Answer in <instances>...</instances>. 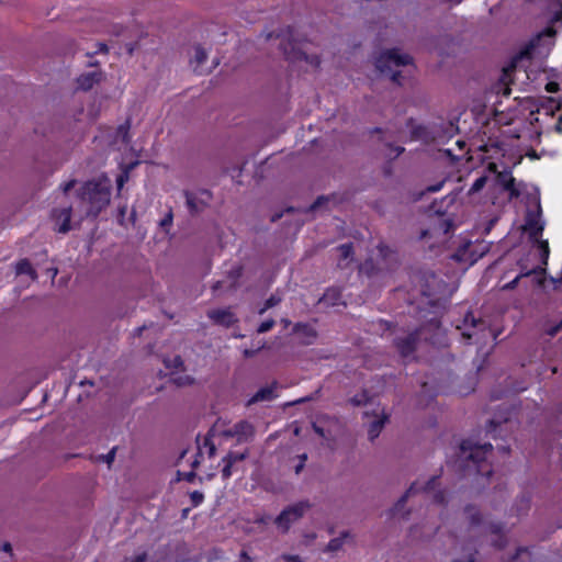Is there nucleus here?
Here are the masks:
<instances>
[{
	"instance_id": "nucleus-49",
	"label": "nucleus",
	"mask_w": 562,
	"mask_h": 562,
	"mask_svg": "<svg viewBox=\"0 0 562 562\" xmlns=\"http://www.w3.org/2000/svg\"><path fill=\"white\" fill-rule=\"evenodd\" d=\"M488 170L492 171V172H496V166L495 164H490L488 165Z\"/></svg>"
},
{
	"instance_id": "nucleus-21",
	"label": "nucleus",
	"mask_w": 562,
	"mask_h": 562,
	"mask_svg": "<svg viewBox=\"0 0 562 562\" xmlns=\"http://www.w3.org/2000/svg\"><path fill=\"white\" fill-rule=\"evenodd\" d=\"M339 252V260L338 265L340 267H346L348 265L349 259H351V256L353 254L352 251V245L351 244H344L337 248Z\"/></svg>"
},
{
	"instance_id": "nucleus-58",
	"label": "nucleus",
	"mask_w": 562,
	"mask_h": 562,
	"mask_svg": "<svg viewBox=\"0 0 562 562\" xmlns=\"http://www.w3.org/2000/svg\"><path fill=\"white\" fill-rule=\"evenodd\" d=\"M100 50H104V52L106 50L105 44H102V45H101Z\"/></svg>"
},
{
	"instance_id": "nucleus-15",
	"label": "nucleus",
	"mask_w": 562,
	"mask_h": 562,
	"mask_svg": "<svg viewBox=\"0 0 562 562\" xmlns=\"http://www.w3.org/2000/svg\"><path fill=\"white\" fill-rule=\"evenodd\" d=\"M274 396V385L265 386L258 390L247 404L251 405L258 402L271 401Z\"/></svg>"
},
{
	"instance_id": "nucleus-42",
	"label": "nucleus",
	"mask_w": 562,
	"mask_h": 562,
	"mask_svg": "<svg viewBox=\"0 0 562 562\" xmlns=\"http://www.w3.org/2000/svg\"><path fill=\"white\" fill-rule=\"evenodd\" d=\"M76 184L75 180H70L61 186L64 193H68Z\"/></svg>"
},
{
	"instance_id": "nucleus-13",
	"label": "nucleus",
	"mask_w": 562,
	"mask_h": 562,
	"mask_svg": "<svg viewBox=\"0 0 562 562\" xmlns=\"http://www.w3.org/2000/svg\"><path fill=\"white\" fill-rule=\"evenodd\" d=\"M416 339V334H408L405 338L395 340L396 348L403 357H407L414 351Z\"/></svg>"
},
{
	"instance_id": "nucleus-19",
	"label": "nucleus",
	"mask_w": 562,
	"mask_h": 562,
	"mask_svg": "<svg viewBox=\"0 0 562 562\" xmlns=\"http://www.w3.org/2000/svg\"><path fill=\"white\" fill-rule=\"evenodd\" d=\"M15 272L18 276L27 274L33 280L37 278L36 271L33 269L31 262L27 259H22L15 265Z\"/></svg>"
},
{
	"instance_id": "nucleus-26",
	"label": "nucleus",
	"mask_w": 562,
	"mask_h": 562,
	"mask_svg": "<svg viewBox=\"0 0 562 562\" xmlns=\"http://www.w3.org/2000/svg\"><path fill=\"white\" fill-rule=\"evenodd\" d=\"M207 55L206 52L201 47L196 46L194 48L193 63H195V68L203 65L206 61Z\"/></svg>"
},
{
	"instance_id": "nucleus-50",
	"label": "nucleus",
	"mask_w": 562,
	"mask_h": 562,
	"mask_svg": "<svg viewBox=\"0 0 562 562\" xmlns=\"http://www.w3.org/2000/svg\"><path fill=\"white\" fill-rule=\"evenodd\" d=\"M233 272L235 278H238L240 276V268H236Z\"/></svg>"
},
{
	"instance_id": "nucleus-39",
	"label": "nucleus",
	"mask_w": 562,
	"mask_h": 562,
	"mask_svg": "<svg viewBox=\"0 0 562 562\" xmlns=\"http://www.w3.org/2000/svg\"><path fill=\"white\" fill-rule=\"evenodd\" d=\"M284 562H302L299 555L284 554L281 557Z\"/></svg>"
},
{
	"instance_id": "nucleus-16",
	"label": "nucleus",
	"mask_w": 562,
	"mask_h": 562,
	"mask_svg": "<svg viewBox=\"0 0 562 562\" xmlns=\"http://www.w3.org/2000/svg\"><path fill=\"white\" fill-rule=\"evenodd\" d=\"M539 259H540L539 252H538L537 248L535 247V244H532V247L529 250L527 257L521 258L520 260H522L524 263L527 265L530 269L536 268V272H537L538 269H541V266L544 265L542 262H539Z\"/></svg>"
},
{
	"instance_id": "nucleus-17",
	"label": "nucleus",
	"mask_w": 562,
	"mask_h": 562,
	"mask_svg": "<svg viewBox=\"0 0 562 562\" xmlns=\"http://www.w3.org/2000/svg\"><path fill=\"white\" fill-rule=\"evenodd\" d=\"M518 265L520 267V273L510 282L506 283L503 289L504 290H510V289H514L516 286V284L518 283L519 279L522 278V277H527L533 272H536V268H529L527 265L524 263L522 260H519L518 261Z\"/></svg>"
},
{
	"instance_id": "nucleus-34",
	"label": "nucleus",
	"mask_w": 562,
	"mask_h": 562,
	"mask_svg": "<svg viewBox=\"0 0 562 562\" xmlns=\"http://www.w3.org/2000/svg\"><path fill=\"white\" fill-rule=\"evenodd\" d=\"M273 326H274V321L273 319H268V321L262 322L259 325L257 331L259 334H263V333L269 331Z\"/></svg>"
},
{
	"instance_id": "nucleus-51",
	"label": "nucleus",
	"mask_w": 562,
	"mask_h": 562,
	"mask_svg": "<svg viewBox=\"0 0 562 562\" xmlns=\"http://www.w3.org/2000/svg\"><path fill=\"white\" fill-rule=\"evenodd\" d=\"M558 330H559V327L552 328V329L549 331V334H550L551 336H553V335H555V334H557V331H558Z\"/></svg>"
},
{
	"instance_id": "nucleus-40",
	"label": "nucleus",
	"mask_w": 562,
	"mask_h": 562,
	"mask_svg": "<svg viewBox=\"0 0 562 562\" xmlns=\"http://www.w3.org/2000/svg\"><path fill=\"white\" fill-rule=\"evenodd\" d=\"M378 249H379L380 255H381L383 258H386V257H387V255H389V254H391L390 248H389L387 246H385V245H382V244H381V245H379Z\"/></svg>"
},
{
	"instance_id": "nucleus-22",
	"label": "nucleus",
	"mask_w": 562,
	"mask_h": 562,
	"mask_svg": "<svg viewBox=\"0 0 562 562\" xmlns=\"http://www.w3.org/2000/svg\"><path fill=\"white\" fill-rule=\"evenodd\" d=\"M384 424H385V417L379 418L371 423V425L368 429V436L371 441H373L375 438H378Z\"/></svg>"
},
{
	"instance_id": "nucleus-2",
	"label": "nucleus",
	"mask_w": 562,
	"mask_h": 562,
	"mask_svg": "<svg viewBox=\"0 0 562 562\" xmlns=\"http://www.w3.org/2000/svg\"><path fill=\"white\" fill-rule=\"evenodd\" d=\"M413 65L412 57L400 49H386L375 59V67L380 74L389 76L395 83L401 85L402 70Z\"/></svg>"
},
{
	"instance_id": "nucleus-55",
	"label": "nucleus",
	"mask_w": 562,
	"mask_h": 562,
	"mask_svg": "<svg viewBox=\"0 0 562 562\" xmlns=\"http://www.w3.org/2000/svg\"><path fill=\"white\" fill-rule=\"evenodd\" d=\"M315 429H316V431H317L321 436H324V432H323V430H322L321 428H315Z\"/></svg>"
},
{
	"instance_id": "nucleus-20",
	"label": "nucleus",
	"mask_w": 562,
	"mask_h": 562,
	"mask_svg": "<svg viewBox=\"0 0 562 562\" xmlns=\"http://www.w3.org/2000/svg\"><path fill=\"white\" fill-rule=\"evenodd\" d=\"M554 34L555 32L551 27L546 29L543 32L538 34V36L531 42V46L538 47L541 45V43L551 45L553 42Z\"/></svg>"
},
{
	"instance_id": "nucleus-57",
	"label": "nucleus",
	"mask_w": 562,
	"mask_h": 562,
	"mask_svg": "<svg viewBox=\"0 0 562 562\" xmlns=\"http://www.w3.org/2000/svg\"><path fill=\"white\" fill-rule=\"evenodd\" d=\"M198 464H199V460H198V459H195V460L193 461L192 465H193V467H196Z\"/></svg>"
},
{
	"instance_id": "nucleus-7",
	"label": "nucleus",
	"mask_w": 562,
	"mask_h": 562,
	"mask_svg": "<svg viewBox=\"0 0 562 562\" xmlns=\"http://www.w3.org/2000/svg\"><path fill=\"white\" fill-rule=\"evenodd\" d=\"M254 434V426L246 420L238 422L232 428L225 431V436L236 437L238 442H246L250 440Z\"/></svg>"
},
{
	"instance_id": "nucleus-6",
	"label": "nucleus",
	"mask_w": 562,
	"mask_h": 562,
	"mask_svg": "<svg viewBox=\"0 0 562 562\" xmlns=\"http://www.w3.org/2000/svg\"><path fill=\"white\" fill-rule=\"evenodd\" d=\"M486 250L487 248L483 244H480L477 246L468 244L463 249H459L453 257L459 261L473 265L474 262H476L479 258H481L485 254Z\"/></svg>"
},
{
	"instance_id": "nucleus-32",
	"label": "nucleus",
	"mask_w": 562,
	"mask_h": 562,
	"mask_svg": "<svg viewBox=\"0 0 562 562\" xmlns=\"http://www.w3.org/2000/svg\"><path fill=\"white\" fill-rule=\"evenodd\" d=\"M223 469H222V476L224 480H227L232 473H233V463L229 462L226 458L223 459Z\"/></svg>"
},
{
	"instance_id": "nucleus-3",
	"label": "nucleus",
	"mask_w": 562,
	"mask_h": 562,
	"mask_svg": "<svg viewBox=\"0 0 562 562\" xmlns=\"http://www.w3.org/2000/svg\"><path fill=\"white\" fill-rule=\"evenodd\" d=\"M544 223L541 220L540 209L536 212H528L524 231L528 235L530 241L535 244L540 259L539 262L547 263L549 257V245L547 240L541 239Z\"/></svg>"
},
{
	"instance_id": "nucleus-12",
	"label": "nucleus",
	"mask_w": 562,
	"mask_h": 562,
	"mask_svg": "<svg viewBox=\"0 0 562 562\" xmlns=\"http://www.w3.org/2000/svg\"><path fill=\"white\" fill-rule=\"evenodd\" d=\"M293 331L297 334L301 338V341L305 345L312 344L316 339V330L308 324L297 323Z\"/></svg>"
},
{
	"instance_id": "nucleus-30",
	"label": "nucleus",
	"mask_w": 562,
	"mask_h": 562,
	"mask_svg": "<svg viewBox=\"0 0 562 562\" xmlns=\"http://www.w3.org/2000/svg\"><path fill=\"white\" fill-rule=\"evenodd\" d=\"M248 456V451L244 452H229L225 458L229 460L231 463L235 464L237 462L244 461Z\"/></svg>"
},
{
	"instance_id": "nucleus-54",
	"label": "nucleus",
	"mask_w": 562,
	"mask_h": 562,
	"mask_svg": "<svg viewBox=\"0 0 562 562\" xmlns=\"http://www.w3.org/2000/svg\"><path fill=\"white\" fill-rule=\"evenodd\" d=\"M461 449H462L463 453H465V451L468 450L467 443H463V445L461 446Z\"/></svg>"
},
{
	"instance_id": "nucleus-62",
	"label": "nucleus",
	"mask_w": 562,
	"mask_h": 562,
	"mask_svg": "<svg viewBox=\"0 0 562 562\" xmlns=\"http://www.w3.org/2000/svg\"><path fill=\"white\" fill-rule=\"evenodd\" d=\"M191 476H193V473H190V475H188V481H191Z\"/></svg>"
},
{
	"instance_id": "nucleus-24",
	"label": "nucleus",
	"mask_w": 562,
	"mask_h": 562,
	"mask_svg": "<svg viewBox=\"0 0 562 562\" xmlns=\"http://www.w3.org/2000/svg\"><path fill=\"white\" fill-rule=\"evenodd\" d=\"M282 301V295L279 292L273 293L268 300H266L263 306L259 310V314L262 315L267 310L277 306Z\"/></svg>"
},
{
	"instance_id": "nucleus-37",
	"label": "nucleus",
	"mask_w": 562,
	"mask_h": 562,
	"mask_svg": "<svg viewBox=\"0 0 562 562\" xmlns=\"http://www.w3.org/2000/svg\"><path fill=\"white\" fill-rule=\"evenodd\" d=\"M147 554L146 552L137 553L135 557L131 558L130 560H126V562H146Z\"/></svg>"
},
{
	"instance_id": "nucleus-38",
	"label": "nucleus",
	"mask_w": 562,
	"mask_h": 562,
	"mask_svg": "<svg viewBox=\"0 0 562 562\" xmlns=\"http://www.w3.org/2000/svg\"><path fill=\"white\" fill-rule=\"evenodd\" d=\"M487 529L492 533H496L497 535V533L502 532L503 527L499 524L491 522V524H488Z\"/></svg>"
},
{
	"instance_id": "nucleus-53",
	"label": "nucleus",
	"mask_w": 562,
	"mask_h": 562,
	"mask_svg": "<svg viewBox=\"0 0 562 562\" xmlns=\"http://www.w3.org/2000/svg\"><path fill=\"white\" fill-rule=\"evenodd\" d=\"M463 336H465L468 339H471V338H472V336H473V334H471V333H465V331H464V333H463Z\"/></svg>"
},
{
	"instance_id": "nucleus-45",
	"label": "nucleus",
	"mask_w": 562,
	"mask_h": 562,
	"mask_svg": "<svg viewBox=\"0 0 562 562\" xmlns=\"http://www.w3.org/2000/svg\"><path fill=\"white\" fill-rule=\"evenodd\" d=\"M324 201H326V199H324V198H319V199H317V201H316V202L311 206V209H312V210H317V209L322 205V203H323Z\"/></svg>"
},
{
	"instance_id": "nucleus-64",
	"label": "nucleus",
	"mask_w": 562,
	"mask_h": 562,
	"mask_svg": "<svg viewBox=\"0 0 562 562\" xmlns=\"http://www.w3.org/2000/svg\"><path fill=\"white\" fill-rule=\"evenodd\" d=\"M191 476H193V473H190V475H188V481H191Z\"/></svg>"
},
{
	"instance_id": "nucleus-29",
	"label": "nucleus",
	"mask_w": 562,
	"mask_h": 562,
	"mask_svg": "<svg viewBox=\"0 0 562 562\" xmlns=\"http://www.w3.org/2000/svg\"><path fill=\"white\" fill-rule=\"evenodd\" d=\"M417 491H419L418 484H417V483H414V484L409 487V490L406 492V494H405V495H403V496L401 497V499L397 502V504L395 505L394 510H395V512H397V510H398V508H400V507H402V506L405 504L406 498H407L408 496H411L412 494L416 493Z\"/></svg>"
},
{
	"instance_id": "nucleus-27",
	"label": "nucleus",
	"mask_w": 562,
	"mask_h": 562,
	"mask_svg": "<svg viewBox=\"0 0 562 562\" xmlns=\"http://www.w3.org/2000/svg\"><path fill=\"white\" fill-rule=\"evenodd\" d=\"M186 200L187 205L191 212L196 213L202 210L200 203L198 202L196 198L193 194L186 192Z\"/></svg>"
},
{
	"instance_id": "nucleus-28",
	"label": "nucleus",
	"mask_w": 562,
	"mask_h": 562,
	"mask_svg": "<svg viewBox=\"0 0 562 562\" xmlns=\"http://www.w3.org/2000/svg\"><path fill=\"white\" fill-rule=\"evenodd\" d=\"M467 515L473 525H479L482 522L481 514L475 507H468Z\"/></svg>"
},
{
	"instance_id": "nucleus-14",
	"label": "nucleus",
	"mask_w": 562,
	"mask_h": 562,
	"mask_svg": "<svg viewBox=\"0 0 562 562\" xmlns=\"http://www.w3.org/2000/svg\"><path fill=\"white\" fill-rule=\"evenodd\" d=\"M492 449L493 447L491 443L474 446L472 448H469L470 451L467 458L472 460L474 463L480 464L485 460L486 454L492 452Z\"/></svg>"
},
{
	"instance_id": "nucleus-63",
	"label": "nucleus",
	"mask_w": 562,
	"mask_h": 562,
	"mask_svg": "<svg viewBox=\"0 0 562 562\" xmlns=\"http://www.w3.org/2000/svg\"><path fill=\"white\" fill-rule=\"evenodd\" d=\"M191 476H193V473H190V475H188V481H191Z\"/></svg>"
},
{
	"instance_id": "nucleus-1",
	"label": "nucleus",
	"mask_w": 562,
	"mask_h": 562,
	"mask_svg": "<svg viewBox=\"0 0 562 562\" xmlns=\"http://www.w3.org/2000/svg\"><path fill=\"white\" fill-rule=\"evenodd\" d=\"M111 188V180L105 176L88 181L81 187L79 199L80 203L86 206L87 215L97 216L110 204Z\"/></svg>"
},
{
	"instance_id": "nucleus-41",
	"label": "nucleus",
	"mask_w": 562,
	"mask_h": 562,
	"mask_svg": "<svg viewBox=\"0 0 562 562\" xmlns=\"http://www.w3.org/2000/svg\"><path fill=\"white\" fill-rule=\"evenodd\" d=\"M126 180H127V175H121L116 179V184H117L119 192L122 190V188H123V186H124Z\"/></svg>"
},
{
	"instance_id": "nucleus-25",
	"label": "nucleus",
	"mask_w": 562,
	"mask_h": 562,
	"mask_svg": "<svg viewBox=\"0 0 562 562\" xmlns=\"http://www.w3.org/2000/svg\"><path fill=\"white\" fill-rule=\"evenodd\" d=\"M487 179L488 177L487 176H481L479 177L474 182L473 184L471 186V188L469 189V192L468 194L469 195H472V194H475L477 192H480L486 184L487 182Z\"/></svg>"
},
{
	"instance_id": "nucleus-4",
	"label": "nucleus",
	"mask_w": 562,
	"mask_h": 562,
	"mask_svg": "<svg viewBox=\"0 0 562 562\" xmlns=\"http://www.w3.org/2000/svg\"><path fill=\"white\" fill-rule=\"evenodd\" d=\"M282 49L286 59L292 63L304 61L312 68H317L319 66L321 61L318 56L316 54H310L306 48V44L289 41V43L284 45Z\"/></svg>"
},
{
	"instance_id": "nucleus-59",
	"label": "nucleus",
	"mask_w": 562,
	"mask_h": 562,
	"mask_svg": "<svg viewBox=\"0 0 562 562\" xmlns=\"http://www.w3.org/2000/svg\"><path fill=\"white\" fill-rule=\"evenodd\" d=\"M301 460H302V463H304V461L306 460V456H305V454H303V456L301 457Z\"/></svg>"
},
{
	"instance_id": "nucleus-18",
	"label": "nucleus",
	"mask_w": 562,
	"mask_h": 562,
	"mask_svg": "<svg viewBox=\"0 0 562 562\" xmlns=\"http://www.w3.org/2000/svg\"><path fill=\"white\" fill-rule=\"evenodd\" d=\"M436 487H437V479L432 477L422 488L425 491V493H427L428 495H431L432 499L436 503L441 504L443 502V499H445L443 498V494H442V492H437Z\"/></svg>"
},
{
	"instance_id": "nucleus-35",
	"label": "nucleus",
	"mask_w": 562,
	"mask_h": 562,
	"mask_svg": "<svg viewBox=\"0 0 562 562\" xmlns=\"http://www.w3.org/2000/svg\"><path fill=\"white\" fill-rule=\"evenodd\" d=\"M190 497H191L192 504L194 506H198L199 504H201L204 498L203 494L199 491L192 492Z\"/></svg>"
},
{
	"instance_id": "nucleus-33",
	"label": "nucleus",
	"mask_w": 562,
	"mask_h": 562,
	"mask_svg": "<svg viewBox=\"0 0 562 562\" xmlns=\"http://www.w3.org/2000/svg\"><path fill=\"white\" fill-rule=\"evenodd\" d=\"M116 448H112L108 453L98 457L100 461L105 462L109 467L112 464L115 458Z\"/></svg>"
},
{
	"instance_id": "nucleus-10",
	"label": "nucleus",
	"mask_w": 562,
	"mask_h": 562,
	"mask_svg": "<svg viewBox=\"0 0 562 562\" xmlns=\"http://www.w3.org/2000/svg\"><path fill=\"white\" fill-rule=\"evenodd\" d=\"M207 316L217 325L225 327L232 326L237 322L235 314L231 308H217L207 312Z\"/></svg>"
},
{
	"instance_id": "nucleus-52",
	"label": "nucleus",
	"mask_w": 562,
	"mask_h": 562,
	"mask_svg": "<svg viewBox=\"0 0 562 562\" xmlns=\"http://www.w3.org/2000/svg\"><path fill=\"white\" fill-rule=\"evenodd\" d=\"M268 521V518H260V519H257V522H260V524H266Z\"/></svg>"
},
{
	"instance_id": "nucleus-8",
	"label": "nucleus",
	"mask_w": 562,
	"mask_h": 562,
	"mask_svg": "<svg viewBox=\"0 0 562 562\" xmlns=\"http://www.w3.org/2000/svg\"><path fill=\"white\" fill-rule=\"evenodd\" d=\"M53 221L55 223V229L58 233L66 234L70 231V218H71V207L66 206L61 209H56L52 213Z\"/></svg>"
},
{
	"instance_id": "nucleus-11",
	"label": "nucleus",
	"mask_w": 562,
	"mask_h": 562,
	"mask_svg": "<svg viewBox=\"0 0 562 562\" xmlns=\"http://www.w3.org/2000/svg\"><path fill=\"white\" fill-rule=\"evenodd\" d=\"M497 183L508 192L509 199L518 198L520 191L515 186V178L509 170L497 172Z\"/></svg>"
},
{
	"instance_id": "nucleus-31",
	"label": "nucleus",
	"mask_w": 562,
	"mask_h": 562,
	"mask_svg": "<svg viewBox=\"0 0 562 562\" xmlns=\"http://www.w3.org/2000/svg\"><path fill=\"white\" fill-rule=\"evenodd\" d=\"M203 450H205L207 452L209 457L212 458L215 456L216 448L211 440L205 438L203 447H200L199 456L202 454Z\"/></svg>"
},
{
	"instance_id": "nucleus-43",
	"label": "nucleus",
	"mask_w": 562,
	"mask_h": 562,
	"mask_svg": "<svg viewBox=\"0 0 562 562\" xmlns=\"http://www.w3.org/2000/svg\"><path fill=\"white\" fill-rule=\"evenodd\" d=\"M261 348H263V345H260L256 350L245 349V350H244V356H245L246 358L254 357V356L256 355V352H257L258 350H260Z\"/></svg>"
},
{
	"instance_id": "nucleus-48",
	"label": "nucleus",
	"mask_w": 562,
	"mask_h": 562,
	"mask_svg": "<svg viewBox=\"0 0 562 562\" xmlns=\"http://www.w3.org/2000/svg\"><path fill=\"white\" fill-rule=\"evenodd\" d=\"M554 86H555L554 83H549V85L547 86L548 91H550V92L555 91Z\"/></svg>"
},
{
	"instance_id": "nucleus-47",
	"label": "nucleus",
	"mask_w": 562,
	"mask_h": 562,
	"mask_svg": "<svg viewBox=\"0 0 562 562\" xmlns=\"http://www.w3.org/2000/svg\"><path fill=\"white\" fill-rule=\"evenodd\" d=\"M442 187V182L438 183L437 186H434V187H429L427 190L430 191V192H436V191H439Z\"/></svg>"
},
{
	"instance_id": "nucleus-61",
	"label": "nucleus",
	"mask_w": 562,
	"mask_h": 562,
	"mask_svg": "<svg viewBox=\"0 0 562 562\" xmlns=\"http://www.w3.org/2000/svg\"><path fill=\"white\" fill-rule=\"evenodd\" d=\"M124 214H125V209H122L121 210V215L124 216Z\"/></svg>"
},
{
	"instance_id": "nucleus-23",
	"label": "nucleus",
	"mask_w": 562,
	"mask_h": 562,
	"mask_svg": "<svg viewBox=\"0 0 562 562\" xmlns=\"http://www.w3.org/2000/svg\"><path fill=\"white\" fill-rule=\"evenodd\" d=\"M349 537V532H342L339 537L331 539L327 547L326 551L336 552L341 549L345 543V540Z\"/></svg>"
},
{
	"instance_id": "nucleus-60",
	"label": "nucleus",
	"mask_w": 562,
	"mask_h": 562,
	"mask_svg": "<svg viewBox=\"0 0 562 562\" xmlns=\"http://www.w3.org/2000/svg\"><path fill=\"white\" fill-rule=\"evenodd\" d=\"M175 361L181 364V360L179 358H176Z\"/></svg>"
},
{
	"instance_id": "nucleus-44",
	"label": "nucleus",
	"mask_w": 562,
	"mask_h": 562,
	"mask_svg": "<svg viewBox=\"0 0 562 562\" xmlns=\"http://www.w3.org/2000/svg\"><path fill=\"white\" fill-rule=\"evenodd\" d=\"M1 550L7 553H12V547L9 542H5L1 546Z\"/></svg>"
},
{
	"instance_id": "nucleus-36",
	"label": "nucleus",
	"mask_w": 562,
	"mask_h": 562,
	"mask_svg": "<svg viewBox=\"0 0 562 562\" xmlns=\"http://www.w3.org/2000/svg\"><path fill=\"white\" fill-rule=\"evenodd\" d=\"M172 218H173V215H172V212L169 211L166 216L160 221V226L162 227H169L171 226L172 224Z\"/></svg>"
},
{
	"instance_id": "nucleus-46",
	"label": "nucleus",
	"mask_w": 562,
	"mask_h": 562,
	"mask_svg": "<svg viewBox=\"0 0 562 562\" xmlns=\"http://www.w3.org/2000/svg\"><path fill=\"white\" fill-rule=\"evenodd\" d=\"M403 150H404V148H402V147L392 148V153H390L389 156H392V154H394L393 156L397 157Z\"/></svg>"
},
{
	"instance_id": "nucleus-5",
	"label": "nucleus",
	"mask_w": 562,
	"mask_h": 562,
	"mask_svg": "<svg viewBox=\"0 0 562 562\" xmlns=\"http://www.w3.org/2000/svg\"><path fill=\"white\" fill-rule=\"evenodd\" d=\"M311 508V504L307 501H302L293 504L283 509L279 516L274 519L277 527L282 531L286 532L290 527L296 522L303 515Z\"/></svg>"
},
{
	"instance_id": "nucleus-9",
	"label": "nucleus",
	"mask_w": 562,
	"mask_h": 562,
	"mask_svg": "<svg viewBox=\"0 0 562 562\" xmlns=\"http://www.w3.org/2000/svg\"><path fill=\"white\" fill-rule=\"evenodd\" d=\"M103 79V72L101 70H92L89 72L81 74L77 78V89L82 91H89L94 86L99 85Z\"/></svg>"
},
{
	"instance_id": "nucleus-56",
	"label": "nucleus",
	"mask_w": 562,
	"mask_h": 562,
	"mask_svg": "<svg viewBox=\"0 0 562 562\" xmlns=\"http://www.w3.org/2000/svg\"><path fill=\"white\" fill-rule=\"evenodd\" d=\"M303 464H304V463H302V462H301V464H300V465H297V468H296V472H299V471L303 468Z\"/></svg>"
}]
</instances>
